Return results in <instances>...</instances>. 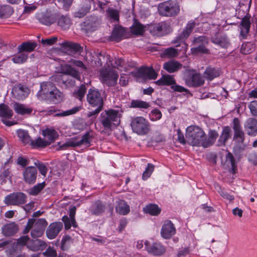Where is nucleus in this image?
I'll list each match as a JSON object with an SVG mask.
<instances>
[{
	"label": "nucleus",
	"instance_id": "1",
	"mask_svg": "<svg viewBox=\"0 0 257 257\" xmlns=\"http://www.w3.org/2000/svg\"><path fill=\"white\" fill-rule=\"evenodd\" d=\"M62 73L53 76L52 80L57 81L62 87H70L74 85L75 80H80V73L69 64L62 67Z\"/></svg>",
	"mask_w": 257,
	"mask_h": 257
},
{
	"label": "nucleus",
	"instance_id": "2",
	"mask_svg": "<svg viewBox=\"0 0 257 257\" xmlns=\"http://www.w3.org/2000/svg\"><path fill=\"white\" fill-rule=\"evenodd\" d=\"M120 114L117 110L109 109L102 112L100 116V122L103 130L102 133L111 131L113 127L119 125L120 120Z\"/></svg>",
	"mask_w": 257,
	"mask_h": 257
},
{
	"label": "nucleus",
	"instance_id": "3",
	"mask_svg": "<svg viewBox=\"0 0 257 257\" xmlns=\"http://www.w3.org/2000/svg\"><path fill=\"white\" fill-rule=\"evenodd\" d=\"M186 137L189 145L193 146H201L204 148L205 133L199 126H188L186 129Z\"/></svg>",
	"mask_w": 257,
	"mask_h": 257
},
{
	"label": "nucleus",
	"instance_id": "4",
	"mask_svg": "<svg viewBox=\"0 0 257 257\" xmlns=\"http://www.w3.org/2000/svg\"><path fill=\"white\" fill-rule=\"evenodd\" d=\"M195 25L196 24L194 21L189 22L182 32L172 41V43L176 45L177 47L181 46L182 49L179 51H183L184 52H186L188 45L186 43L185 40L192 33Z\"/></svg>",
	"mask_w": 257,
	"mask_h": 257
},
{
	"label": "nucleus",
	"instance_id": "5",
	"mask_svg": "<svg viewBox=\"0 0 257 257\" xmlns=\"http://www.w3.org/2000/svg\"><path fill=\"white\" fill-rule=\"evenodd\" d=\"M87 101L92 106H96V108L92 112V114L98 113L103 107V99L100 92L95 88H90L88 90L87 94Z\"/></svg>",
	"mask_w": 257,
	"mask_h": 257
},
{
	"label": "nucleus",
	"instance_id": "6",
	"mask_svg": "<svg viewBox=\"0 0 257 257\" xmlns=\"http://www.w3.org/2000/svg\"><path fill=\"white\" fill-rule=\"evenodd\" d=\"M92 140V136L90 135V133H86L81 139L78 137H75L68 139L62 145H59L58 150H65L68 147H76L80 146L81 145H89Z\"/></svg>",
	"mask_w": 257,
	"mask_h": 257
},
{
	"label": "nucleus",
	"instance_id": "7",
	"mask_svg": "<svg viewBox=\"0 0 257 257\" xmlns=\"http://www.w3.org/2000/svg\"><path fill=\"white\" fill-rule=\"evenodd\" d=\"M158 11L162 16L173 17L179 14L180 6L175 2L166 1L159 5Z\"/></svg>",
	"mask_w": 257,
	"mask_h": 257
},
{
	"label": "nucleus",
	"instance_id": "8",
	"mask_svg": "<svg viewBox=\"0 0 257 257\" xmlns=\"http://www.w3.org/2000/svg\"><path fill=\"white\" fill-rule=\"evenodd\" d=\"M185 81L188 87H197L205 82L204 77L194 69L187 70L185 74Z\"/></svg>",
	"mask_w": 257,
	"mask_h": 257
},
{
	"label": "nucleus",
	"instance_id": "9",
	"mask_svg": "<svg viewBox=\"0 0 257 257\" xmlns=\"http://www.w3.org/2000/svg\"><path fill=\"white\" fill-rule=\"evenodd\" d=\"M118 74L112 68H102L100 70L101 82L108 86H114L117 83Z\"/></svg>",
	"mask_w": 257,
	"mask_h": 257
},
{
	"label": "nucleus",
	"instance_id": "10",
	"mask_svg": "<svg viewBox=\"0 0 257 257\" xmlns=\"http://www.w3.org/2000/svg\"><path fill=\"white\" fill-rule=\"evenodd\" d=\"M155 83L159 86H171V88L174 91L180 92H187L188 90L179 85L176 84V80L173 76L166 74L156 81Z\"/></svg>",
	"mask_w": 257,
	"mask_h": 257
},
{
	"label": "nucleus",
	"instance_id": "11",
	"mask_svg": "<svg viewBox=\"0 0 257 257\" xmlns=\"http://www.w3.org/2000/svg\"><path fill=\"white\" fill-rule=\"evenodd\" d=\"M131 126L133 132L140 135H146L149 131L148 121L142 116L134 118L131 122Z\"/></svg>",
	"mask_w": 257,
	"mask_h": 257
},
{
	"label": "nucleus",
	"instance_id": "12",
	"mask_svg": "<svg viewBox=\"0 0 257 257\" xmlns=\"http://www.w3.org/2000/svg\"><path fill=\"white\" fill-rule=\"evenodd\" d=\"M208 43V38L204 36L194 37L192 45L194 47L191 48V51L194 54H208L209 51L206 48Z\"/></svg>",
	"mask_w": 257,
	"mask_h": 257
},
{
	"label": "nucleus",
	"instance_id": "13",
	"mask_svg": "<svg viewBox=\"0 0 257 257\" xmlns=\"http://www.w3.org/2000/svg\"><path fill=\"white\" fill-rule=\"evenodd\" d=\"M232 124L234 132L233 141L238 144H242L245 140V134L242 129L240 120L237 117H234Z\"/></svg>",
	"mask_w": 257,
	"mask_h": 257
},
{
	"label": "nucleus",
	"instance_id": "14",
	"mask_svg": "<svg viewBox=\"0 0 257 257\" xmlns=\"http://www.w3.org/2000/svg\"><path fill=\"white\" fill-rule=\"evenodd\" d=\"M27 196L22 192L11 193L5 198V203L8 205H20L26 202Z\"/></svg>",
	"mask_w": 257,
	"mask_h": 257
},
{
	"label": "nucleus",
	"instance_id": "15",
	"mask_svg": "<svg viewBox=\"0 0 257 257\" xmlns=\"http://www.w3.org/2000/svg\"><path fill=\"white\" fill-rule=\"evenodd\" d=\"M55 87V85L51 82H43L41 84L40 89L37 93L38 97L40 99L48 101Z\"/></svg>",
	"mask_w": 257,
	"mask_h": 257
},
{
	"label": "nucleus",
	"instance_id": "16",
	"mask_svg": "<svg viewBox=\"0 0 257 257\" xmlns=\"http://www.w3.org/2000/svg\"><path fill=\"white\" fill-rule=\"evenodd\" d=\"M47 225V222L45 219L40 218L35 221L31 232L32 237L35 238L41 237L43 234Z\"/></svg>",
	"mask_w": 257,
	"mask_h": 257
},
{
	"label": "nucleus",
	"instance_id": "17",
	"mask_svg": "<svg viewBox=\"0 0 257 257\" xmlns=\"http://www.w3.org/2000/svg\"><path fill=\"white\" fill-rule=\"evenodd\" d=\"M145 246L149 253L155 256H161L166 251L165 247L158 242L150 243L148 241H146Z\"/></svg>",
	"mask_w": 257,
	"mask_h": 257
},
{
	"label": "nucleus",
	"instance_id": "18",
	"mask_svg": "<svg viewBox=\"0 0 257 257\" xmlns=\"http://www.w3.org/2000/svg\"><path fill=\"white\" fill-rule=\"evenodd\" d=\"M13 115V110L7 105L4 103L0 104V117L3 118L2 121L4 124L9 126L15 124L12 121L6 120V119L11 118Z\"/></svg>",
	"mask_w": 257,
	"mask_h": 257
},
{
	"label": "nucleus",
	"instance_id": "19",
	"mask_svg": "<svg viewBox=\"0 0 257 257\" xmlns=\"http://www.w3.org/2000/svg\"><path fill=\"white\" fill-rule=\"evenodd\" d=\"M176 233V228L170 220H165L162 225L161 235L165 239H169Z\"/></svg>",
	"mask_w": 257,
	"mask_h": 257
},
{
	"label": "nucleus",
	"instance_id": "20",
	"mask_svg": "<svg viewBox=\"0 0 257 257\" xmlns=\"http://www.w3.org/2000/svg\"><path fill=\"white\" fill-rule=\"evenodd\" d=\"M37 174V168L34 166L28 167L23 173L24 180L28 184H33L36 181Z\"/></svg>",
	"mask_w": 257,
	"mask_h": 257
},
{
	"label": "nucleus",
	"instance_id": "21",
	"mask_svg": "<svg viewBox=\"0 0 257 257\" xmlns=\"http://www.w3.org/2000/svg\"><path fill=\"white\" fill-rule=\"evenodd\" d=\"M171 31L170 26L165 22H161L153 26L151 29V33L157 36H162L167 34Z\"/></svg>",
	"mask_w": 257,
	"mask_h": 257
},
{
	"label": "nucleus",
	"instance_id": "22",
	"mask_svg": "<svg viewBox=\"0 0 257 257\" xmlns=\"http://www.w3.org/2000/svg\"><path fill=\"white\" fill-rule=\"evenodd\" d=\"M30 90L27 87L21 84L15 85L12 91L14 97L19 100H23L26 98Z\"/></svg>",
	"mask_w": 257,
	"mask_h": 257
},
{
	"label": "nucleus",
	"instance_id": "23",
	"mask_svg": "<svg viewBox=\"0 0 257 257\" xmlns=\"http://www.w3.org/2000/svg\"><path fill=\"white\" fill-rule=\"evenodd\" d=\"M63 223L61 222H55L51 223L46 230V235L50 239L55 238L63 228Z\"/></svg>",
	"mask_w": 257,
	"mask_h": 257
},
{
	"label": "nucleus",
	"instance_id": "24",
	"mask_svg": "<svg viewBox=\"0 0 257 257\" xmlns=\"http://www.w3.org/2000/svg\"><path fill=\"white\" fill-rule=\"evenodd\" d=\"M244 127L248 136H255L257 135V119L252 117L247 118L244 123Z\"/></svg>",
	"mask_w": 257,
	"mask_h": 257
},
{
	"label": "nucleus",
	"instance_id": "25",
	"mask_svg": "<svg viewBox=\"0 0 257 257\" xmlns=\"http://www.w3.org/2000/svg\"><path fill=\"white\" fill-rule=\"evenodd\" d=\"M47 243L41 239H30L27 244V248L33 251L43 250L46 248Z\"/></svg>",
	"mask_w": 257,
	"mask_h": 257
},
{
	"label": "nucleus",
	"instance_id": "26",
	"mask_svg": "<svg viewBox=\"0 0 257 257\" xmlns=\"http://www.w3.org/2000/svg\"><path fill=\"white\" fill-rule=\"evenodd\" d=\"M231 137V130L228 126L223 127L222 131L217 141V145L218 147L225 146L226 142Z\"/></svg>",
	"mask_w": 257,
	"mask_h": 257
},
{
	"label": "nucleus",
	"instance_id": "27",
	"mask_svg": "<svg viewBox=\"0 0 257 257\" xmlns=\"http://www.w3.org/2000/svg\"><path fill=\"white\" fill-rule=\"evenodd\" d=\"M139 75L149 79H156L158 74L152 67H142L138 71Z\"/></svg>",
	"mask_w": 257,
	"mask_h": 257
},
{
	"label": "nucleus",
	"instance_id": "28",
	"mask_svg": "<svg viewBox=\"0 0 257 257\" xmlns=\"http://www.w3.org/2000/svg\"><path fill=\"white\" fill-rule=\"evenodd\" d=\"M106 209L105 205L100 200L94 202L89 209L92 215H100L104 212Z\"/></svg>",
	"mask_w": 257,
	"mask_h": 257
},
{
	"label": "nucleus",
	"instance_id": "29",
	"mask_svg": "<svg viewBox=\"0 0 257 257\" xmlns=\"http://www.w3.org/2000/svg\"><path fill=\"white\" fill-rule=\"evenodd\" d=\"M182 67V65L175 60H170L164 63L163 68L170 73L178 71Z\"/></svg>",
	"mask_w": 257,
	"mask_h": 257
},
{
	"label": "nucleus",
	"instance_id": "30",
	"mask_svg": "<svg viewBox=\"0 0 257 257\" xmlns=\"http://www.w3.org/2000/svg\"><path fill=\"white\" fill-rule=\"evenodd\" d=\"M42 135L48 142L49 145L54 142L58 137L57 132L52 128H47L43 130Z\"/></svg>",
	"mask_w": 257,
	"mask_h": 257
},
{
	"label": "nucleus",
	"instance_id": "31",
	"mask_svg": "<svg viewBox=\"0 0 257 257\" xmlns=\"http://www.w3.org/2000/svg\"><path fill=\"white\" fill-rule=\"evenodd\" d=\"M124 29L120 26H115L110 37V40L116 42L120 41L124 38Z\"/></svg>",
	"mask_w": 257,
	"mask_h": 257
},
{
	"label": "nucleus",
	"instance_id": "32",
	"mask_svg": "<svg viewBox=\"0 0 257 257\" xmlns=\"http://www.w3.org/2000/svg\"><path fill=\"white\" fill-rule=\"evenodd\" d=\"M14 109L17 113L20 115L30 114L33 110L32 107L18 102L14 104Z\"/></svg>",
	"mask_w": 257,
	"mask_h": 257
},
{
	"label": "nucleus",
	"instance_id": "33",
	"mask_svg": "<svg viewBox=\"0 0 257 257\" xmlns=\"http://www.w3.org/2000/svg\"><path fill=\"white\" fill-rule=\"evenodd\" d=\"M220 71L218 68L212 67L211 66L207 67L204 71L203 75L204 77L209 81H211L215 78L220 75Z\"/></svg>",
	"mask_w": 257,
	"mask_h": 257
},
{
	"label": "nucleus",
	"instance_id": "34",
	"mask_svg": "<svg viewBox=\"0 0 257 257\" xmlns=\"http://www.w3.org/2000/svg\"><path fill=\"white\" fill-rule=\"evenodd\" d=\"M57 24L63 30L68 29L71 24L70 19L67 16L56 14Z\"/></svg>",
	"mask_w": 257,
	"mask_h": 257
},
{
	"label": "nucleus",
	"instance_id": "35",
	"mask_svg": "<svg viewBox=\"0 0 257 257\" xmlns=\"http://www.w3.org/2000/svg\"><path fill=\"white\" fill-rule=\"evenodd\" d=\"M107 19L110 22L118 23L119 20V11L113 8H108L106 11Z\"/></svg>",
	"mask_w": 257,
	"mask_h": 257
},
{
	"label": "nucleus",
	"instance_id": "36",
	"mask_svg": "<svg viewBox=\"0 0 257 257\" xmlns=\"http://www.w3.org/2000/svg\"><path fill=\"white\" fill-rule=\"evenodd\" d=\"M250 22L249 17L245 16L242 19L240 23V35L243 38H245L249 31Z\"/></svg>",
	"mask_w": 257,
	"mask_h": 257
},
{
	"label": "nucleus",
	"instance_id": "37",
	"mask_svg": "<svg viewBox=\"0 0 257 257\" xmlns=\"http://www.w3.org/2000/svg\"><path fill=\"white\" fill-rule=\"evenodd\" d=\"M115 210L116 212L123 215H126L130 211V206L122 200L116 202Z\"/></svg>",
	"mask_w": 257,
	"mask_h": 257
},
{
	"label": "nucleus",
	"instance_id": "38",
	"mask_svg": "<svg viewBox=\"0 0 257 257\" xmlns=\"http://www.w3.org/2000/svg\"><path fill=\"white\" fill-rule=\"evenodd\" d=\"M18 231L17 225L15 223H10L6 224L2 228V232L5 236H9L13 235Z\"/></svg>",
	"mask_w": 257,
	"mask_h": 257
},
{
	"label": "nucleus",
	"instance_id": "39",
	"mask_svg": "<svg viewBox=\"0 0 257 257\" xmlns=\"http://www.w3.org/2000/svg\"><path fill=\"white\" fill-rule=\"evenodd\" d=\"M211 41L222 48H227L229 46V41L226 36H215L212 38Z\"/></svg>",
	"mask_w": 257,
	"mask_h": 257
},
{
	"label": "nucleus",
	"instance_id": "40",
	"mask_svg": "<svg viewBox=\"0 0 257 257\" xmlns=\"http://www.w3.org/2000/svg\"><path fill=\"white\" fill-rule=\"evenodd\" d=\"M218 136L217 132L215 130H210L208 133V138L207 139L205 136V141L204 144V148H206L212 146L217 138Z\"/></svg>",
	"mask_w": 257,
	"mask_h": 257
},
{
	"label": "nucleus",
	"instance_id": "41",
	"mask_svg": "<svg viewBox=\"0 0 257 257\" xmlns=\"http://www.w3.org/2000/svg\"><path fill=\"white\" fill-rule=\"evenodd\" d=\"M37 44L35 42H24L18 46V51L19 52H31L34 50L37 47Z\"/></svg>",
	"mask_w": 257,
	"mask_h": 257
},
{
	"label": "nucleus",
	"instance_id": "42",
	"mask_svg": "<svg viewBox=\"0 0 257 257\" xmlns=\"http://www.w3.org/2000/svg\"><path fill=\"white\" fill-rule=\"evenodd\" d=\"M63 94L56 87L51 94V96L48 100L49 101L57 103L61 102L63 99Z\"/></svg>",
	"mask_w": 257,
	"mask_h": 257
},
{
	"label": "nucleus",
	"instance_id": "43",
	"mask_svg": "<svg viewBox=\"0 0 257 257\" xmlns=\"http://www.w3.org/2000/svg\"><path fill=\"white\" fill-rule=\"evenodd\" d=\"M14 13L12 7L9 5L0 6V18H8Z\"/></svg>",
	"mask_w": 257,
	"mask_h": 257
},
{
	"label": "nucleus",
	"instance_id": "44",
	"mask_svg": "<svg viewBox=\"0 0 257 257\" xmlns=\"http://www.w3.org/2000/svg\"><path fill=\"white\" fill-rule=\"evenodd\" d=\"M56 21V14L43 15L39 18L40 22L45 25H50Z\"/></svg>",
	"mask_w": 257,
	"mask_h": 257
},
{
	"label": "nucleus",
	"instance_id": "45",
	"mask_svg": "<svg viewBox=\"0 0 257 257\" xmlns=\"http://www.w3.org/2000/svg\"><path fill=\"white\" fill-rule=\"evenodd\" d=\"M28 58V55L26 52H19L18 54L15 55L12 60L13 62L16 64H22L25 63Z\"/></svg>",
	"mask_w": 257,
	"mask_h": 257
},
{
	"label": "nucleus",
	"instance_id": "46",
	"mask_svg": "<svg viewBox=\"0 0 257 257\" xmlns=\"http://www.w3.org/2000/svg\"><path fill=\"white\" fill-rule=\"evenodd\" d=\"M17 134L20 140L25 144H31L32 140L29 136L28 131L19 130L17 131Z\"/></svg>",
	"mask_w": 257,
	"mask_h": 257
},
{
	"label": "nucleus",
	"instance_id": "47",
	"mask_svg": "<svg viewBox=\"0 0 257 257\" xmlns=\"http://www.w3.org/2000/svg\"><path fill=\"white\" fill-rule=\"evenodd\" d=\"M31 145L34 148H44L49 146V144L44 138L43 139L39 137L35 140H32Z\"/></svg>",
	"mask_w": 257,
	"mask_h": 257
},
{
	"label": "nucleus",
	"instance_id": "48",
	"mask_svg": "<svg viewBox=\"0 0 257 257\" xmlns=\"http://www.w3.org/2000/svg\"><path fill=\"white\" fill-rule=\"evenodd\" d=\"M62 220L64 224L65 229H69L71 226L76 228L77 227V223L75 218H71L67 215H64Z\"/></svg>",
	"mask_w": 257,
	"mask_h": 257
},
{
	"label": "nucleus",
	"instance_id": "49",
	"mask_svg": "<svg viewBox=\"0 0 257 257\" xmlns=\"http://www.w3.org/2000/svg\"><path fill=\"white\" fill-rule=\"evenodd\" d=\"M144 211L152 215H158L161 212V209L155 204H150L144 208Z\"/></svg>",
	"mask_w": 257,
	"mask_h": 257
},
{
	"label": "nucleus",
	"instance_id": "50",
	"mask_svg": "<svg viewBox=\"0 0 257 257\" xmlns=\"http://www.w3.org/2000/svg\"><path fill=\"white\" fill-rule=\"evenodd\" d=\"M144 26L139 22L135 21L134 24L131 27L132 33L135 35H142L144 33Z\"/></svg>",
	"mask_w": 257,
	"mask_h": 257
},
{
	"label": "nucleus",
	"instance_id": "51",
	"mask_svg": "<svg viewBox=\"0 0 257 257\" xmlns=\"http://www.w3.org/2000/svg\"><path fill=\"white\" fill-rule=\"evenodd\" d=\"M255 48L254 44L250 42L244 43L242 44L240 52L243 54H248L252 52Z\"/></svg>",
	"mask_w": 257,
	"mask_h": 257
},
{
	"label": "nucleus",
	"instance_id": "52",
	"mask_svg": "<svg viewBox=\"0 0 257 257\" xmlns=\"http://www.w3.org/2000/svg\"><path fill=\"white\" fill-rule=\"evenodd\" d=\"M46 186L45 182H43L40 183H38L34 186L32 188H30L28 192L30 195L36 196L37 195L43 190Z\"/></svg>",
	"mask_w": 257,
	"mask_h": 257
},
{
	"label": "nucleus",
	"instance_id": "53",
	"mask_svg": "<svg viewBox=\"0 0 257 257\" xmlns=\"http://www.w3.org/2000/svg\"><path fill=\"white\" fill-rule=\"evenodd\" d=\"M226 162L230 163L231 171L232 173L233 174H236L237 171V165L235 163L233 156L231 153L228 152L226 155Z\"/></svg>",
	"mask_w": 257,
	"mask_h": 257
},
{
	"label": "nucleus",
	"instance_id": "54",
	"mask_svg": "<svg viewBox=\"0 0 257 257\" xmlns=\"http://www.w3.org/2000/svg\"><path fill=\"white\" fill-rule=\"evenodd\" d=\"M131 106L133 108L147 109L150 106L149 103L141 100H133L131 103Z\"/></svg>",
	"mask_w": 257,
	"mask_h": 257
},
{
	"label": "nucleus",
	"instance_id": "55",
	"mask_svg": "<svg viewBox=\"0 0 257 257\" xmlns=\"http://www.w3.org/2000/svg\"><path fill=\"white\" fill-rule=\"evenodd\" d=\"M86 91V88L85 85L82 84L77 89L75 90L73 94L75 97L81 100L84 96Z\"/></svg>",
	"mask_w": 257,
	"mask_h": 257
},
{
	"label": "nucleus",
	"instance_id": "56",
	"mask_svg": "<svg viewBox=\"0 0 257 257\" xmlns=\"http://www.w3.org/2000/svg\"><path fill=\"white\" fill-rule=\"evenodd\" d=\"M155 169V166L151 163L147 164V167L146 168L145 170L143 173L142 179L144 180L148 179L153 172Z\"/></svg>",
	"mask_w": 257,
	"mask_h": 257
},
{
	"label": "nucleus",
	"instance_id": "57",
	"mask_svg": "<svg viewBox=\"0 0 257 257\" xmlns=\"http://www.w3.org/2000/svg\"><path fill=\"white\" fill-rule=\"evenodd\" d=\"M110 56L106 55V56L102 55L101 53H99L98 56H97V59L95 61V64L97 67H100L102 65V64L104 62L107 63V61L109 60V62H111V61L109 60Z\"/></svg>",
	"mask_w": 257,
	"mask_h": 257
},
{
	"label": "nucleus",
	"instance_id": "58",
	"mask_svg": "<svg viewBox=\"0 0 257 257\" xmlns=\"http://www.w3.org/2000/svg\"><path fill=\"white\" fill-rule=\"evenodd\" d=\"M81 108V106H76L71 109L64 111L62 112L56 113L54 115L56 116H65L73 114L79 111Z\"/></svg>",
	"mask_w": 257,
	"mask_h": 257
},
{
	"label": "nucleus",
	"instance_id": "59",
	"mask_svg": "<svg viewBox=\"0 0 257 257\" xmlns=\"http://www.w3.org/2000/svg\"><path fill=\"white\" fill-rule=\"evenodd\" d=\"M179 50L174 48L170 47L166 49L163 52V55L168 58H174L179 54Z\"/></svg>",
	"mask_w": 257,
	"mask_h": 257
},
{
	"label": "nucleus",
	"instance_id": "60",
	"mask_svg": "<svg viewBox=\"0 0 257 257\" xmlns=\"http://www.w3.org/2000/svg\"><path fill=\"white\" fill-rule=\"evenodd\" d=\"M92 19L90 21L88 20L86 22H84L85 26L87 27L88 29L91 31H94L97 27L98 23L96 22V19L94 17L91 18Z\"/></svg>",
	"mask_w": 257,
	"mask_h": 257
},
{
	"label": "nucleus",
	"instance_id": "61",
	"mask_svg": "<svg viewBox=\"0 0 257 257\" xmlns=\"http://www.w3.org/2000/svg\"><path fill=\"white\" fill-rule=\"evenodd\" d=\"M219 189V190H218V192L223 198L229 200L230 202L234 200V197L233 195L229 193L224 189H221L220 187Z\"/></svg>",
	"mask_w": 257,
	"mask_h": 257
},
{
	"label": "nucleus",
	"instance_id": "62",
	"mask_svg": "<svg viewBox=\"0 0 257 257\" xmlns=\"http://www.w3.org/2000/svg\"><path fill=\"white\" fill-rule=\"evenodd\" d=\"M11 172L8 169H5L0 174V182L5 183L7 180L11 178Z\"/></svg>",
	"mask_w": 257,
	"mask_h": 257
},
{
	"label": "nucleus",
	"instance_id": "63",
	"mask_svg": "<svg viewBox=\"0 0 257 257\" xmlns=\"http://www.w3.org/2000/svg\"><path fill=\"white\" fill-rule=\"evenodd\" d=\"M34 164L35 165V166H37V168L39 169V171L41 174L43 176H45L48 171V169L45 165L44 163H41L39 161L35 162Z\"/></svg>",
	"mask_w": 257,
	"mask_h": 257
},
{
	"label": "nucleus",
	"instance_id": "64",
	"mask_svg": "<svg viewBox=\"0 0 257 257\" xmlns=\"http://www.w3.org/2000/svg\"><path fill=\"white\" fill-rule=\"evenodd\" d=\"M248 107L250 110L251 114L257 116V101L253 100L249 102Z\"/></svg>",
	"mask_w": 257,
	"mask_h": 257
}]
</instances>
